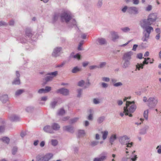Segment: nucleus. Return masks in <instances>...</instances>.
I'll list each match as a JSON object with an SVG mask.
<instances>
[{"label": "nucleus", "mask_w": 161, "mask_h": 161, "mask_svg": "<svg viewBox=\"0 0 161 161\" xmlns=\"http://www.w3.org/2000/svg\"><path fill=\"white\" fill-rule=\"evenodd\" d=\"M126 106L124 107V113L125 115H129L130 117H132L131 113H133L136 108V106L134 102L126 101Z\"/></svg>", "instance_id": "obj_1"}, {"label": "nucleus", "mask_w": 161, "mask_h": 161, "mask_svg": "<svg viewBox=\"0 0 161 161\" xmlns=\"http://www.w3.org/2000/svg\"><path fill=\"white\" fill-rule=\"evenodd\" d=\"M140 24L141 26L147 32V33L150 34L152 31H153V28L149 25L147 23L146 20H142L140 22Z\"/></svg>", "instance_id": "obj_2"}, {"label": "nucleus", "mask_w": 161, "mask_h": 161, "mask_svg": "<svg viewBox=\"0 0 161 161\" xmlns=\"http://www.w3.org/2000/svg\"><path fill=\"white\" fill-rule=\"evenodd\" d=\"M53 156V154L51 153H48L45 156L39 155L37 157V161H47L51 158Z\"/></svg>", "instance_id": "obj_3"}, {"label": "nucleus", "mask_w": 161, "mask_h": 161, "mask_svg": "<svg viewBox=\"0 0 161 161\" xmlns=\"http://www.w3.org/2000/svg\"><path fill=\"white\" fill-rule=\"evenodd\" d=\"M60 19L62 22H68L71 19V17L69 14L66 12L62 13L60 15Z\"/></svg>", "instance_id": "obj_4"}, {"label": "nucleus", "mask_w": 161, "mask_h": 161, "mask_svg": "<svg viewBox=\"0 0 161 161\" xmlns=\"http://www.w3.org/2000/svg\"><path fill=\"white\" fill-rule=\"evenodd\" d=\"M156 19L157 15L156 14L153 13L151 14L148 17L147 21H146L148 25H151L155 21Z\"/></svg>", "instance_id": "obj_5"}, {"label": "nucleus", "mask_w": 161, "mask_h": 161, "mask_svg": "<svg viewBox=\"0 0 161 161\" xmlns=\"http://www.w3.org/2000/svg\"><path fill=\"white\" fill-rule=\"evenodd\" d=\"M128 12L130 14H136L138 13V9L136 7H130L128 9Z\"/></svg>", "instance_id": "obj_6"}, {"label": "nucleus", "mask_w": 161, "mask_h": 161, "mask_svg": "<svg viewBox=\"0 0 161 161\" xmlns=\"http://www.w3.org/2000/svg\"><path fill=\"white\" fill-rule=\"evenodd\" d=\"M132 55V53L131 52H129L126 53H124L123 59L125 60H130L131 58V56Z\"/></svg>", "instance_id": "obj_7"}, {"label": "nucleus", "mask_w": 161, "mask_h": 161, "mask_svg": "<svg viewBox=\"0 0 161 161\" xmlns=\"http://www.w3.org/2000/svg\"><path fill=\"white\" fill-rule=\"evenodd\" d=\"M58 74L57 71H56L54 72L50 73L48 74L49 75H52L53 76H47L45 79V80L47 82L49 80H50L52 79L53 77L56 75Z\"/></svg>", "instance_id": "obj_8"}, {"label": "nucleus", "mask_w": 161, "mask_h": 161, "mask_svg": "<svg viewBox=\"0 0 161 161\" xmlns=\"http://www.w3.org/2000/svg\"><path fill=\"white\" fill-rule=\"evenodd\" d=\"M56 92L57 93L65 95H66L69 93V91L67 89L63 88L58 90Z\"/></svg>", "instance_id": "obj_9"}, {"label": "nucleus", "mask_w": 161, "mask_h": 161, "mask_svg": "<svg viewBox=\"0 0 161 161\" xmlns=\"http://www.w3.org/2000/svg\"><path fill=\"white\" fill-rule=\"evenodd\" d=\"M147 101L149 102V106H150V104H153V106H154V104H155L157 103V99L154 97L150 98Z\"/></svg>", "instance_id": "obj_10"}, {"label": "nucleus", "mask_w": 161, "mask_h": 161, "mask_svg": "<svg viewBox=\"0 0 161 161\" xmlns=\"http://www.w3.org/2000/svg\"><path fill=\"white\" fill-rule=\"evenodd\" d=\"M0 100L3 103H6L8 100V96L7 95H2L0 97Z\"/></svg>", "instance_id": "obj_11"}, {"label": "nucleus", "mask_w": 161, "mask_h": 161, "mask_svg": "<svg viewBox=\"0 0 161 161\" xmlns=\"http://www.w3.org/2000/svg\"><path fill=\"white\" fill-rule=\"evenodd\" d=\"M44 130L47 132L52 133L53 132L52 129L49 126H46L44 128Z\"/></svg>", "instance_id": "obj_12"}, {"label": "nucleus", "mask_w": 161, "mask_h": 161, "mask_svg": "<svg viewBox=\"0 0 161 161\" xmlns=\"http://www.w3.org/2000/svg\"><path fill=\"white\" fill-rule=\"evenodd\" d=\"M61 48L60 47H57L56 48L53 52V55L55 57H56L58 56V54L60 52Z\"/></svg>", "instance_id": "obj_13"}, {"label": "nucleus", "mask_w": 161, "mask_h": 161, "mask_svg": "<svg viewBox=\"0 0 161 161\" xmlns=\"http://www.w3.org/2000/svg\"><path fill=\"white\" fill-rule=\"evenodd\" d=\"M11 120L13 121H15L18 120L19 117L15 114H12L10 116Z\"/></svg>", "instance_id": "obj_14"}, {"label": "nucleus", "mask_w": 161, "mask_h": 161, "mask_svg": "<svg viewBox=\"0 0 161 161\" xmlns=\"http://www.w3.org/2000/svg\"><path fill=\"white\" fill-rule=\"evenodd\" d=\"M137 158V155H135L134 156V158L128 159V158H124L122 159V161H127L128 159H129L130 161H135Z\"/></svg>", "instance_id": "obj_15"}, {"label": "nucleus", "mask_w": 161, "mask_h": 161, "mask_svg": "<svg viewBox=\"0 0 161 161\" xmlns=\"http://www.w3.org/2000/svg\"><path fill=\"white\" fill-rule=\"evenodd\" d=\"M149 33H147L144 34V36L142 38V40L143 41H146L147 40L149 36Z\"/></svg>", "instance_id": "obj_16"}, {"label": "nucleus", "mask_w": 161, "mask_h": 161, "mask_svg": "<svg viewBox=\"0 0 161 161\" xmlns=\"http://www.w3.org/2000/svg\"><path fill=\"white\" fill-rule=\"evenodd\" d=\"M64 130H65L68 131L69 132H72L73 130V128L71 127L65 126L63 128Z\"/></svg>", "instance_id": "obj_17"}, {"label": "nucleus", "mask_w": 161, "mask_h": 161, "mask_svg": "<svg viewBox=\"0 0 161 161\" xmlns=\"http://www.w3.org/2000/svg\"><path fill=\"white\" fill-rule=\"evenodd\" d=\"M52 128L54 130H57L60 128V126L56 123L53 124L52 125Z\"/></svg>", "instance_id": "obj_18"}, {"label": "nucleus", "mask_w": 161, "mask_h": 161, "mask_svg": "<svg viewBox=\"0 0 161 161\" xmlns=\"http://www.w3.org/2000/svg\"><path fill=\"white\" fill-rule=\"evenodd\" d=\"M112 38L113 40H114L118 38V36L117 35L116 33L114 31L112 32Z\"/></svg>", "instance_id": "obj_19"}, {"label": "nucleus", "mask_w": 161, "mask_h": 161, "mask_svg": "<svg viewBox=\"0 0 161 161\" xmlns=\"http://www.w3.org/2000/svg\"><path fill=\"white\" fill-rule=\"evenodd\" d=\"M24 92V90L23 89L18 90L15 92V95L16 96H19Z\"/></svg>", "instance_id": "obj_20"}, {"label": "nucleus", "mask_w": 161, "mask_h": 161, "mask_svg": "<svg viewBox=\"0 0 161 161\" xmlns=\"http://www.w3.org/2000/svg\"><path fill=\"white\" fill-rule=\"evenodd\" d=\"M97 41L100 44H103L106 43V41L105 39L103 38L98 39Z\"/></svg>", "instance_id": "obj_21"}, {"label": "nucleus", "mask_w": 161, "mask_h": 161, "mask_svg": "<svg viewBox=\"0 0 161 161\" xmlns=\"http://www.w3.org/2000/svg\"><path fill=\"white\" fill-rule=\"evenodd\" d=\"M1 140L4 142L8 143L9 142V139L7 137H3Z\"/></svg>", "instance_id": "obj_22"}, {"label": "nucleus", "mask_w": 161, "mask_h": 161, "mask_svg": "<svg viewBox=\"0 0 161 161\" xmlns=\"http://www.w3.org/2000/svg\"><path fill=\"white\" fill-rule=\"evenodd\" d=\"M103 155L101 157L99 158L100 159V161H103L106 158L107 154L105 153H103Z\"/></svg>", "instance_id": "obj_23"}, {"label": "nucleus", "mask_w": 161, "mask_h": 161, "mask_svg": "<svg viewBox=\"0 0 161 161\" xmlns=\"http://www.w3.org/2000/svg\"><path fill=\"white\" fill-rule=\"evenodd\" d=\"M101 133L103 134V139H105L106 137L108 134V132L107 131H102Z\"/></svg>", "instance_id": "obj_24"}, {"label": "nucleus", "mask_w": 161, "mask_h": 161, "mask_svg": "<svg viewBox=\"0 0 161 161\" xmlns=\"http://www.w3.org/2000/svg\"><path fill=\"white\" fill-rule=\"evenodd\" d=\"M80 70V68H78L77 67H75L73 69L72 72L73 73H76Z\"/></svg>", "instance_id": "obj_25"}, {"label": "nucleus", "mask_w": 161, "mask_h": 161, "mask_svg": "<svg viewBox=\"0 0 161 161\" xmlns=\"http://www.w3.org/2000/svg\"><path fill=\"white\" fill-rule=\"evenodd\" d=\"M122 140L124 141H126L125 143L127 142H130L129 138L126 136H123L122 138Z\"/></svg>", "instance_id": "obj_26"}, {"label": "nucleus", "mask_w": 161, "mask_h": 161, "mask_svg": "<svg viewBox=\"0 0 161 161\" xmlns=\"http://www.w3.org/2000/svg\"><path fill=\"white\" fill-rule=\"evenodd\" d=\"M129 64V61L127 60H125V62L123 65V67L124 68H126L128 66Z\"/></svg>", "instance_id": "obj_27"}, {"label": "nucleus", "mask_w": 161, "mask_h": 161, "mask_svg": "<svg viewBox=\"0 0 161 161\" xmlns=\"http://www.w3.org/2000/svg\"><path fill=\"white\" fill-rule=\"evenodd\" d=\"M116 135H112L110 138V141L111 143V144H112V142L116 139Z\"/></svg>", "instance_id": "obj_28"}, {"label": "nucleus", "mask_w": 161, "mask_h": 161, "mask_svg": "<svg viewBox=\"0 0 161 161\" xmlns=\"http://www.w3.org/2000/svg\"><path fill=\"white\" fill-rule=\"evenodd\" d=\"M65 113V110L63 109H61L59 111L58 114L59 115H63Z\"/></svg>", "instance_id": "obj_29"}, {"label": "nucleus", "mask_w": 161, "mask_h": 161, "mask_svg": "<svg viewBox=\"0 0 161 161\" xmlns=\"http://www.w3.org/2000/svg\"><path fill=\"white\" fill-rule=\"evenodd\" d=\"M20 80L19 79V78L17 80H14L13 82V84H20Z\"/></svg>", "instance_id": "obj_30"}, {"label": "nucleus", "mask_w": 161, "mask_h": 161, "mask_svg": "<svg viewBox=\"0 0 161 161\" xmlns=\"http://www.w3.org/2000/svg\"><path fill=\"white\" fill-rule=\"evenodd\" d=\"M51 142H52V144L54 146H55L58 143V141L56 140H52L51 141Z\"/></svg>", "instance_id": "obj_31"}, {"label": "nucleus", "mask_w": 161, "mask_h": 161, "mask_svg": "<svg viewBox=\"0 0 161 161\" xmlns=\"http://www.w3.org/2000/svg\"><path fill=\"white\" fill-rule=\"evenodd\" d=\"M125 144L127 145V147H131V146H132L133 143L132 142H131L130 143L129 142H127Z\"/></svg>", "instance_id": "obj_32"}, {"label": "nucleus", "mask_w": 161, "mask_h": 161, "mask_svg": "<svg viewBox=\"0 0 161 161\" xmlns=\"http://www.w3.org/2000/svg\"><path fill=\"white\" fill-rule=\"evenodd\" d=\"M148 111L146 110L144 112V116L145 118L147 119L148 118Z\"/></svg>", "instance_id": "obj_33"}, {"label": "nucleus", "mask_w": 161, "mask_h": 161, "mask_svg": "<svg viewBox=\"0 0 161 161\" xmlns=\"http://www.w3.org/2000/svg\"><path fill=\"white\" fill-rule=\"evenodd\" d=\"M85 82L83 80H81L78 83V85L80 86H82L84 84Z\"/></svg>", "instance_id": "obj_34"}, {"label": "nucleus", "mask_w": 161, "mask_h": 161, "mask_svg": "<svg viewBox=\"0 0 161 161\" xmlns=\"http://www.w3.org/2000/svg\"><path fill=\"white\" fill-rule=\"evenodd\" d=\"M152 8V6L151 5H148L146 8V10L147 11H150Z\"/></svg>", "instance_id": "obj_35"}, {"label": "nucleus", "mask_w": 161, "mask_h": 161, "mask_svg": "<svg viewBox=\"0 0 161 161\" xmlns=\"http://www.w3.org/2000/svg\"><path fill=\"white\" fill-rule=\"evenodd\" d=\"M122 30L124 32H127L130 31V29L127 27H125L122 29Z\"/></svg>", "instance_id": "obj_36"}, {"label": "nucleus", "mask_w": 161, "mask_h": 161, "mask_svg": "<svg viewBox=\"0 0 161 161\" xmlns=\"http://www.w3.org/2000/svg\"><path fill=\"white\" fill-rule=\"evenodd\" d=\"M46 92H47L51 90V88L49 86H46L45 89Z\"/></svg>", "instance_id": "obj_37"}, {"label": "nucleus", "mask_w": 161, "mask_h": 161, "mask_svg": "<svg viewBox=\"0 0 161 161\" xmlns=\"http://www.w3.org/2000/svg\"><path fill=\"white\" fill-rule=\"evenodd\" d=\"M38 92L40 93H46L45 89H41L38 91Z\"/></svg>", "instance_id": "obj_38"}, {"label": "nucleus", "mask_w": 161, "mask_h": 161, "mask_svg": "<svg viewBox=\"0 0 161 161\" xmlns=\"http://www.w3.org/2000/svg\"><path fill=\"white\" fill-rule=\"evenodd\" d=\"M83 43V41H81L79 43V46L78 47V49L79 50H81V48H80L82 46Z\"/></svg>", "instance_id": "obj_39"}, {"label": "nucleus", "mask_w": 161, "mask_h": 161, "mask_svg": "<svg viewBox=\"0 0 161 161\" xmlns=\"http://www.w3.org/2000/svg\"><path fill=\"white\" fill-rule=\"evenodd\" d=\"M7 25V24L5 22L2 21H0V26H5Z\"/></svg>", "instance_id": "obj_40"}, {"label": "nucleus", "mask_w": 161, "mask_h": 161, "mask_svg": "<svg viewBox=\"0 0 161 161\" xmlns=\"http://www.w3.org/2000/svg\"><path fill=\"white\" fill-rule=\"evenodd\" d=\"M143 64H138L137 65H136V67L138 69V70H139L140 68H143Z\"/></svg>", "instance_id": "obj_41"}, {"label": "nucleus", "mask_w": 161, "mask_h": 161, "mask_svg": "<svg viewBox=\"0 0 161 161\" xmlns=\"http://www.w3.org/2000/svg\"><path fill=\"white\" fill-rule=\"evenodd\" d=\"M158 149V153H161V146H158L157 147Z\"/></svg>", "instance_id": "obj_42"}, {"label": "nucleus", "mask_w": 161, "mask_h": 161, "mask_svg": "<svg viewBox=\"0 0 161 161\" xmlns=\"http://www.w3.org/2000/svg\"><path fill=\"white\" fill-rule=\"evenodd\" d=\"M73 57L74 58H76L78 59L79 60L80 59V55L79 54H77L76 55H74Z\"/></svg>", "instance_id": "obj_43"}, {"label": "nucleus", "mask_w": 161, "mask_h": 161, "mask_svg": "<svg viewBox=\"0 0 161 161\" xmlns=\"http://www.w3.org/2000/svg\"><path fill=\"white\" fill-rule=\"evenodd\" d=\"M106 63L105 62H103L100 63L99 65V67L102 68L104 66L106 65Z\"/></svg>", "instance_id": "obj_44"}, {"label": "nucleus", "mask_w": 161, "mask_h": 161, "mask_svg": "<svg viewBox=\"0 0 161 161\" xmlns=\"http://www.w3.org/2000/svg\"><path fill=\"white\" fill-rule=\"evenodd\" d=\"M85 134V132L83 130H80L79 131L78 134L79 136H80L82 134Z\"/></svg>", "instance_id": "obj_45"}, {"label": "nucleus", "mask_w": 161, "mask_h": 161, "mask_svg": "<svg viewBox=\"0 0 161 161\" xmlns=\"http://www.w3.org/2000/svg\"><path fill=\"white\" fill-rule=\"evenodd\" d=\"M57 103V102L56 101H54L53 102L51 103V106L52 108H54L56 104Z\"/></svg>", "instance_id": "obj_46"}, {"label": "nucleus", "mask_w": 161, "mask_h": 161, "mask_svg": "<svg viewBox=\"0 0 161 161\" xmlns=\"http://www.w3.org/2000/svg\"><path fill=\"white\" fill-rule=\"evenodd\" d=\"M47 99V97H41V101H46Z\"/></svg>", "instance_id": "obj_47"}, {"label": "nucleus", "mask_w": 161, "mask_h": 161, "mask_svg": "<svg viewBox=\"0 0 161 161\" xmlns=\"http://www.w3.org/2000/svg\"><path fill=\"white\" fill-rule=\"evenodd\" d=\"M104 120V118L101 117L99 118L98 120V121L99 123H101Z\"/></svg>", "instance_id": "obj_48"}, {"label": "nucleus", "mask_w": 161, "mask_h": 161, "mask_svg": "<svg viewBox=\"0 0 161 161\" xmlns=\"http://www.w3.org/2000/svg\"><path fill=\"white\" fill-rule=\"evenodd\" d=\"M102 80L103 81H108L109 80V78L107 77H103L102 78Z\"/></svg>", "instance_id": "obj_49"}, {"label": "nucleus", "mask_w": 161, "mask_h": 161, "mask_svg": "<svg viewBox=\"0 0 161 161\" xmlns=\"http://www.w3.org/2000/svg\"><path fill=\"white\" fill-rule=\"evenodd\" d=\"M122 85V84L120 82L114 84V86H121Z\"/></svg>", "instance_id": "obj_50"}, {"label": "nucleus", "mask_w": 161, "mask_h": 161, "mask_svg": "<svg viewBox=\"0 0 161 161\" xmlns=\"http://www.w3.org/2000/svg\"><path fill=\"white\" fill-rule=\"evenodd\" d=\"M102 1H99L98 2V3L97 4V6L98 7H100L102 6Z\"/></svg>", "instance_id": "obj_51"}, {"label": "nucleus", "mask_w": 161, "mask_h": 161, "mask_svg": "<svg viewBox=\"0 0 161 161\" xmlns=\"http://www.w3.org/2000/svg\"><path fill=\"white\" fill-rule=\"evenodd\" d=\"M17 148H14L13 150L12 153L13 154H15L17 151Z\"/></svg>", "instance_id": "obj_52"}, {"label": "nucleus", "mask_w": 161, "mask_h": 161, "mask_svg": "<svg viewBox=\"0 0 161 161\" xmlns=\"http://www.w3.org/2000/svg\"><path fill=\"white\" fill-rule=\"evenodd\" d=\"M93 102L95 104H97L99 103V102L98 100L97 99H94L93 100Z\"/></svg>", "instance_id": "obj_53"}, {"label": "nucleus", "mask_w": 161, "mask_h": 161, "mask_svg": "<svg viewBox=\"0 0 161 161\" xmlns=\"http://www.w3.org/2000/svg\"><path fill=\"white\" fill-rule=\"evenodd\" d=\"M102 85L103 87L106 88L108 86L107 84L105 83H102Z\"/></svg>", "instance_id": "obj_54"}, {"label": "nucleus", "mask_w": 161, "mask_h": 161, "mask_svg": "<svg viewBox=\"0 0 161 161\" xmlns=\"http://www.w3.org/2000/svg\"><path fill=\"white\" fill-rule=\"evenodd\" d=\"M133 3L135 4H137L139 3V0H133Z\"/></svg>", "instance_id": "obj_55"}, {"label": "nucleus", "mask_w": 161, "mask_h": 161, "mask_svg": "<svg viewBox=\"0 0 161 161\" xmlns=\"http://www.w3.org/2000/svg\"><path fill=\"white\" fill-rule=\"evenodd\" d=\"M93 119V116L92 114H90L88 117V119L89 120H92Z\"/></svg>", "instance_id": "obj_56"}, {"label": "nucleus", "mask_w": 161, "mask_h": 161, "mask_svg": "<svg viewBox=\"0 0 161 161\" xmlns=\"http://www.w3.org/2000/svg\"><path fill=\"white\" fill-rule=\"evenodd\" d=\"M137 56L138 58H139L140 59H141L142 58V54L141 53H139L137 54Z\"/></svg>", "instance_id": "obj_57"}, {"label": "nucleus", "mask_w": 161, "mask_h": 161, "mask_svg": "<svg viewBox=\"0 0 161 161\" xmlns=\"http://www.w3.org/2000/svg\"><path fill=\"white\" fill-rule=\"evenodd\" d=\"M127 8V6H125L122 9V11L124 12H125Z\"/></svg>", "instance_id": "obj_58"}, {"label": "nucleus", "mask_w": 161, "mask_h": 161, "mask_svg": "<svg viewBox=\"0 0 161 161\" xmlns=\"http://www.w3.org/2000/svg\"><path fill=\"white\" fill-rule=\"evenodd\" d=\"M4 130V128L3 127L0 126V133L3 132Z\"/></svg>", "instance_id": "obj_59"}, {"label": "nucleus", "mask_w": 161, "mask_h": 161, "mask_svg": "<svg viewBox=\"0 0 161 161\" xmlns=\"http://www.w3.org/2000/svg\"><path fill=\"white\" fill-rule=\"evenodd\" d=\"M86 37V35L85 34H82L81 37L83 39H85Z\"/></svg>", "instance_id": "obj_60"}, {"label": "nucleus", "mask_w": 161, "mask_h": 161, "mask_svg": "<svg viewBox=\"0 0 161 161\" xmlns=\"http://www.w3.org/2000/svg\"><path fill=\"white\" fill-rule=\"evenodd\" d=\"M137 47V45H134L133 46L132 50L134 51H135Z\"/></svg>", "instance_id": "obj_61"}, {"label": "nucleus", "mask_w": 161, "mask_h": 161, "mask_svg": "<svg viewBox=\"0 0 161 161\" xmlns=\"http://www.w3.org/2000/svg\"><path fill=\"white\" fill-rule=\"evenodd\" d=\"M88 63L87 62H84L82 63L84 67H85L88 65Z\"/></svg>", "instance_id": "obj_62"}, {"label": "nucleus", "mask_w": 161, "mask_h": 161, "mask_svg": "<svg viewBox=\"0 0 161 161\" xmlns=\"http://www.w3.org/2000/svg\"><path fill=\"white\" fill-rule=\"evenodd\" d=\"M40 146L41 147H43L45 145V142L44 141H42L41 142L40 144Z\"/></svg>", "instance_id": "obj_63"}, {"label": "nucleus", "mask_w": 161, "mask_h": 161, "mask_svg": "<svg viewBox=\"0 0 161 161\" xmlns=\"http://www.w3.org/2000/svg\"><path fill=\"white\" fill-rule=\"evenodd\" d=\"M117 103L119 105H121L122 104L123 102L121 100H119L117 101Z\"/></svg>", "instance_id": "obj_64"}]
</instances>
